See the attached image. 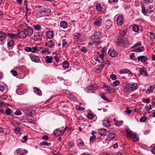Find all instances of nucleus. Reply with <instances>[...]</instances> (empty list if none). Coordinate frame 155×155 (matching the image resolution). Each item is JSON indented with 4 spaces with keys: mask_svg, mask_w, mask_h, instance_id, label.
<instances>
[{
    "mask_svg": "<svg viewBox=\"0 0 155 155\" xmlns=\"http://www.w3.org/2000/svg\"><path fill=\"white\" fill-rule=\"evenodd\" d=\"M19 27L22 30L18 33L21 38H25L27 36H31L34 33L33 29L25 23L20 25Z\"/></svg>",
    "mask_w": 155,
    "mask_h": 155,
    "instance_id": "nucleus-1",
    "label": "nucleus"
},
{
    "mask_svg": "<svg viewBox=\"0 0 155 155\" xmlns=\"http://www.w3.org/2000/svg\"><path fill=\"white\" fill-rule=\"evenodd\" d=\"M138 87L137 83H134L130 84H126L124 87V91L127 94H130L131 91L135 90Z\"/></svg>",
    "mask_w": 155,
    "mask_h": 155,
    "instance_id": "nucleus-2",
    "label": "nucleus"
},
{
    "mask_svg": "<svg viewBox=\"0 0 155 155\" xmlns=\"http://www.w3.org/2000/svg\"><path fill=\"white\" fill-rule=\"evenodd\" d=\"M127 137L129 139H132L134 142L137 141L139 140L138 136L135 133H134L130 130H127Z\"/></svg>",
    "mask_w": 155,
    "mask_h": 155,
    "instance_id": "nucleus-3",
    "label": "nucleus"
},
{
    "mask_svg": "<svg viewBox=\"0 0 155 155\" xmlns=\"http://www.w3.org/2000/svg\"><path fill=\"white\" fill-rule=\"evenodd\" d=\"M115 42L118 46H121L124 45L127 42V39L126 38H124L121 39H118L115 40Z\"/></svg>",
    "mask_w": 155,
    "mask_h": 155,
    "instance_id": "nucleus-4",
    "label": "nucleus"
},
{
    "mask_svg": "<svg viewBox=\"0 0 155 155\" xmlns=\"http://www.w3.org/2000/svg\"><path fill=\"white\" fill-rule=\"evenodd\" d=\"M39 53H41L44 55H47L50 53V51L49 50L47 47H41L38 50Z\"/></svg>",
    "mask_w": 155,
    "mask_h": 155,
    "instance_id": "nucleus-5",
    "label": "nucleus"
},
{
    "mask_svg": "<svg viewBox=\"0 0 155 155\" xmlns=\"http://www.w3.org/2000/svg\"><path fill=\"white\" fill-rule=\"evenodd\" d=\"M6 36V33L2 31L0 32V45H3L5 42V37Z\"/></svg>",
    "mask_w": 155,
    "mask_h": 155,
    "instance_id": "nucleus-6",
    "label": "nucleus"
},
{
    "mask_svg": "<svg viewBox=\"0 0 155 155\" xmlns=\"http://www.w3.org/2000/svg\"><path fill=\"white\" fill-rule=\"evenodd\" d=\"M26 150H22L21 149H18L15 151V153L19 155H25L28 153Z\"/></svg>",
    "mask_w": 155,
    "mask_h": 155,
    "instance_id": "nucleus-7",
    "label": "nucleus"
},
{
    "mask_svg": "<svg viewBox=\"0 0 155 155\" xmlns=\"http://www.w3.org/2000/svg\"><path fill=\"white\" fill-rule=\"evenodd\" d=\"M30 58L31 60L34 62L38 63L40 61L39 57L34 54L30 55Z\"/></svg>",
    "mask_w": 155,
    "mask_h": 155,
    "instance_id": "nucleus-8",
    "label": "nucleus"
},
{
    "mask_svg": "<svg viewBox=\"0 0 155 155\" xmlns=\"http://www.w3.org/2000/svg\"><path fill=\"white\" fill-rule=\"evenodd\" d=\"M42 35L40 32L35 33L34 36V39L35 41H38L41 40Z\"/></svg>",
    "mask_w": 155,
    "mask_h": 155,
    "instance_id": "nucleus-9",
    "label": "nucleus"
},
{
    "mask_svg": "<svg viewBox=\"0 0 155 155\" xmlns=\"http://www.w3.org/2000/svg\"><path fill=\"white\" fill-rule=\"evenodd\" d=\"M73 37L74 39L77 41H81L82 40L81 35L78 33H75L73 35Z\"/></svg>",
    "mask_w": 155,
    "mask_h": 155,
    "instance_id": "nucleus-10",
    "label": "nucleus"
},
{
    "mask_svg": "<svg viewBox=\"0 0 155 155\" xmlns=\"http://www.w3.org/2000/svg\"><path fill=\"white\" fill-rule=\"evenodd\" d=\"M108 54L110 56L113 57L116 56L117 55V52L113 49H110L108 51Z\"/></svg>",
    "mask_w": 155,
    "mask_h": 155,
    "instance_id": "nucleus-11",
    "label": "nucleus"
},
{
    "mask_svg": "<svg viewBox=\"0 0 155 155\" xmlns=\"http://www.w3.org/2000/svg\"><path fill=\"white\" fill-rule=\"evenodd\" d=\"M5 107V108H6L5 112L6 114L7 115H10L12 113L11 109L7 107V106L5 105V104L2 103H0V107L3 106Z\"/></svg>",
    "mask_w": 155,
    "mask_h": 155,
    "instance_id": "nucleus-12",
    "label": "nucleus"
},
{
    "mask_svg": "<svg viewBox=\"0 0 155 155\" xmlns=\"http://www.w3.org/2000/svg\"><path fill=\"white\" fill-rule=\"evenodd\" d=\"M6 36H8L10 38L12 39H16L18 38H20V35L19 34H13L6 32Z\"/></svg>",
    "mask_w": 155,
    "mask_h": 155,
    "instance_id": "nucleus-13",
    "label": "nucleus"
},
{
    "mask_svg": "<svg viewBox=\"0 0 155 155\" xmlns=\"http://www.w3.org/2000/svg\"><path fill=\"white\" fill-rule=\"evenodd\" d=\"M89 39L91 41V42L89 43V44H93L94 43H97L98 42V40L97 38H96V37H95L93 35L91 36L89 38Z\"/></svg>",
    "mask_w": 155,
    "mask_h": 155,
    "instance_id": "nucleus-14",
    "label": "nucleus"
},
{
    "mask_svg": "<svg viewBox=\"0 0 155 155\" xmlns=\"http://www.w3.org/2000/svg\"><path fill=\"white\" fill-rule=\"evenodd\" d=\"M147 59V57L144 56H138L137 59L138 61H141L144 64H146V60Z\"/></svg>",
    "mask_w": 155,
    "mask_h": 155,
    "instance_id": "nucleus-15",
    "label": "nucleus"
},
{
    "mask_svg": "<svg viewBox=\"0 0 155 155\" xmlns=\"http://www.w3.org/2000/svg\"><path fill=\"white\" fill-rule=\"evenodd\" d=\"M98 87L97 84H92L90 86H87V88L89 90H96Z\"/></svg>",
    "mask_w": 155,
    "mask_h": 155,
    "instance_id": "nucleus-16",
    "label": "nucleus"
},
{
    "mask_svg": "<svg viewBox=\"0 0 155 155\" xmlns=\"http://www.w3.org/2000/svg\"><path fill=\"white\" fill-rule=\"evenodd\" d=\"M98 133L101 136H105L107 134V131L105 129L101 128L98 130Z\"/></svg>",
    "mask_w": 155,
    "mask_h": 155,
    "instance_id": "nucleus-17",
    "label": "nucleus"
},
{
    "mask_svg": "<svg viewBox=\"0 0 155 155\" xmlns=\"http://www.w3.org/2000/svg\"><path fill=\"white\" fill-rule=\"evenodd\" d=\"M102 23V20L100 18H98L94 23V24L98 27L101 25Z\"/></svg>",
    "mask_w": 155,
    "mask_h": 155,
    "instance_id": "nucleus-18",
    "label": "nucleus"
},
{
    "mask_svg": "<svg viewBox=\"0 0 155 155\" xmlns=\"http://www.w3.org/2000/svg\"><path fill=\"white\" fill-rule=\"evenodd\" d=\"M123 21V18L122 15H119L117 19V23L118 25H120Z\"/></svg>",
    "mask_w": 155,
    "mask_h": 155,
    "instance_id": "nucleus-19",
    "label": "nucleus"
},
{
    "mask_svg": "<svg viewBox=\"0 0 155 155\" xmlns=\"http://www.w3.org/2000/svg\"><path fill=\"white\" fill-rule=\"evenodd\" d=\"M115 137L116 135L114 134L110 133L107 135L106 139L110 141L114 138Z\"/></svg>",
    "mask_w": 155,
    "mask_h": 155,
    "instance_id": "nucleus-20",
    "label": "nucleus"
},
{
    "mask_svg": "<svg viewBox=\"0 0 155 155\" xmlns=\"http://www.w3.org/2000/svg\"><path fill=\"white\" fill-rule=\"evenodd\" d=\"M53 58L51 56H46L45 58V62L46 64H50L52 62Z\"/></svg>",
    "mask_w": 155,
    "mask_h": 155,
    "instance_id": "nucleus-21",
    "label": "nucleus"
},
{
    "mask_svg": "<svg viewBox=\"0 0 155 155\" xmlns=\"http://www.w3.org/2000/svg\"><path fill=\"white\" fill-rule=\"evenodd\" d=\"M45 45L46 46L50 48H52L54 46L52 40H50L46 42Z\"/></svg>",
    "mask_w": 155,
    "mask_h": 155,
    "instance_id": "nucleus-22",
    "label": "nucleus"
},
{
    "mask_svg": "<svg viewBox=\"0 0 155 155\" xmlns=\"http://www.w3.org/2000/svg\"><path fill=\"white\" fill-rule=\"evenodd\" d=\"M44 9L42 10L38 11L37 13V17H40L45 16V15L44 13Z\"/></svg>",
    "mask_w": 155,
    "mask_h": 155,
    "instance_id": "nucleus-23",
    "label": "nucleus"
},
{
    "mask_svg": "<svg viewBox=\"0 0 155 155\" xmlns=\"http://www.w3.org/2000/svg\"><path fill=\"white\" fill-rule=\"evenodd\" d=\"M93 35L98 40L102 37L101 33L99 31L95 32Z\"/></svg>",
    "mask_w": 155,
    "mask_h": 155,
    "instance_id": "nucleus-24",
    "label": "nucleus"
},
{
    "mask_svg": "<svg viewBox=\"0 0 155 155\" xmlns=\"http://www.w3.org/2000/svg\"><path fill=\"white\" fill-rule=\"evenodd\" d=\"M120 72L122 74L124 73H127L130 75L133 74L132 73L127 69H124L120 70Z\"/></svg>",
    "mask_w": 155,
    "mask_h": 155,
    "instance_id": "nucleus-25",
    "label": "nucleus"
},
{
    "mask_svg": "<svg viewBox=\"0 0 155 155\" xmlns=\"http://www.w3.org/2000/svg\"><path fill=\"white\" fill-rule=\"evenodd\" d=\"M46 39L48 38H52L53 36V34L51 31H47L46 33Z\"/></svg>",
    "mask_w": 155,
    "mask_h": 155,
    "instance_id": "nucleus-26",
    "label": "nucleus"
},
{
    "mask_svg": "<svg viewBox=\"0 0 155 155\" xmlns=\"http://www.w3.org/2000/svg\"><path fill=\"white\" fill-rule=\"evenodd\" d=\"M60 26L61 27L63 28H66L68 26L67 23L65 21H63L61 22Z\"/></svg>",
    "mask_w": 155,
    "mask_h": 155,
    "instance_id": "nucleus-27",
    "label": "nucleus"
},
{
    "mask_svg": "<svg viewBox=\"0 0 155 155\" xmlns=\"http://www.w3.org/2000/svg\"><path fill=\"white\" fill-rule=\"evenodd\" d=\"M34 91L35 94L41 96V91L36 87H34Z\"/></svg>",
    "mask_w": 155,
    "mask_h": 155,
    "instance_id": "nucleus-28",
    "label": "nucleus"
},
{
    "mask_svg": "<svg viewBox=\"0 0 155 155\" xmlns=\"http://www.w3.org/2000/svg\"><path fill=\"white\" fill-rule=\"evenodd\" d=\"M155 87V84H153L150 86L149 88H148L146 92V94H149L152 92Z\"/></svg>",
    "mask_w": 155,
    "mask_h": 155,
    "instance_id": "nucleus-29",
    "label": "nucleus"
},
{
    "mask_svg": "<svg viewBox=\"0 0 155 155\" xmlns=\"http://www.w3.org/2000/svg\"><path fill=\"white\" fill-rule=\"evenodd\" d=\"M139 72L140 75L144 74V75L146 76L148 75L146 71L144 70L143 68L140 69L139 70Z\"/></svg>",
    "mask_w": 155,
    "mask_h": 155,
    "instance_id": "nucleus-30",
    "label": "nucleus"
},
{
    "mask_svg": "<svg viewBox=\"0 0 155 155\" xmlns=\"http://www.w3.org/2000/svg\"><path fill=\"white\" fill-rule=\"evenodd\" d=\"M44 13L45 14V16L49 15H50L51 12V10L49 8H44Z\"/></svg>",
    "mask_w": 155,
    "mask_h": 155,
    "instance_id": "nucleus-31",
    "label": "nucleus"
},
{
    "mask_svg": "<svg viewBox=\"0 0 155 155\" xmlns=\"http://www.w3.org/2000/svg\"><path fill=\"white\" fill-rule=\"evenodd\" d=\"M114 121L115 125L117 126L121 125L123 124V122L122 121H118L115 119H114Z\"/></svg>",
    "mask_w": 155,
    "mask_h": 155,
    "instance_id": "nucleus-32",
    "label": "nucleus"
},
{
    "mask_svg": "<svg viewBox=\"0 0 155 155\" xmlns=\"http://www.w3.org/2000/svg\"><path fill=\"white\" fill-rule=\"evenodd\" d=\"M103 124L106 127H109L110 125L109 121L107 120H103Z\"/></svg>",
    "mask_w": 155,
    "mask_h": 155,
    "instance_id": "nucleus-33",
    "label": "nucleus"
},
{
    "mask_svg": "<svg viewBox=\"0 0 155 155\" xmlns=\"http://www.w3.org/2000/svg\"><path fill=\"white\" fill-rule=\"evenodd\" d=\"M69 66V64L68 62L67 61H64L62 63V66L64 68H67Z\"/></svg>",
    "mask_w": 155,
    "mask_h": 155,
    "instance_id": "nucleus-34",
    "label": "nucleus"
},
{
    "mask_svg": "<svg viewBox=\"0 0 155 155\" xmlns=\"http://www.w3.org/2000/svg\"><path fill=\"white\" fill-rule=\"evenodd\" d=\"M40 144L41 146H50L51 145V143H48L46 141H44L43 142L41 143Z\"/></svg>",
    "mask_w": 155,
    "mask_h": 155,
    "instance_id": "nucleus-35",
    "label": "nucleus"
},
{
    "mask_svg": "<svg viewBox=\"0 0 155 155\" xmlns=\"http://www.w3.org/2000/svg\"><path fill=\"white\" fill-rule=\"evenodd\" d=\"M120 33L122 36H124L127 33V30L125 29L121 30L120 31Z\"/></svg>",
    "mask_w": 155,
    "mask_h": 155,
    "instance_id": "nucleus-36",
    "label": "nucleus"
},
{
    "mask_svg": "<svg viewBox=\"0 0 155 155\" xmlns=\"http://www.w3.org/2000/svg\"><path fill=\"white\" fill-rule=\"evenodd\" d=\"M33 27L36 30L39 31L41 29V26L39 25H36L33 26Z\"/></svg>",
    "mask_w": 155,
    "mask_h": 155,
    "instance_id": "nucleus-37",
    "label": "nucleus"
},
{
    "mask_svg": "<svg viewBox=\"0 0 155 155\" xmlns=\"http://www.w3.org/2000/svg\"><path fill=\"white\" fill-rule=\"evenodd\" d=\"M96 7L97 10L99 12L101 11L102 10V8L101 6V5L99 3L96 4Z\"/></svg>",
    "mask_w": 155,
    "mask_h": 155,
    "instance_id": "nucleus-38",
    "label": "nucleus"
},
{
    "mask_svg": "<svg viewBox=\"0 0 155 155\" xmlns=\"http://www.w3.org/2000/svg\"><path fill=\"white\" fill-rule=\"evenodd\" d=\"M107 64L106 62H104V61L103 62H102L101 64H100L99 66V69L100 70H102L103 68L104 67V66L105 65Z\"/></svg>",
    "mask_w": 155,
    "mask_h": 155,
    "instance_id": "nucleus-39",
    "label": "nucleus"
},
{
    "mask_svg": "<svg viewBox=\"0 0 155 155\" xmlns=\"http://www.w3.org/2000/svg\"><path fill=\"white\" fill-rule=\"evenodd\" d=\"M68 128V127H65V128L64 129L63 131H62V130H61V129H59V131H60V134H59V135H61V136L64 133V132H65V130L67 129Z\"/></svg>",
    "mask_w": 155,
    "mask_h": 155,
    "instance_id": "nucleus-40",
    "label": "nucleus"
},
{
    "mask_svg": "<svg viewBox=\"0 0 155 155\" xmlns=\"http://www.w3.org/2000/svg\"><path fill=\"white\" fill-rule=\"evenodd\" d=\"M13 44L14 41L12 40H10L8 43V45L9 47L12 48Z\"/></svg>",
    "mask_w": 155,
    "mask_h": 155,
    "instance_id": "nucleus-41",
    "label": "nucleus"
},
{
    "mask_svg": "<svg viewBox=\"0 0 155 155\" xmlns=\"http://www.w3.org/2000/svg\"><path fill=\"white\" fill-rule=\"evenodd\" d=\"M133 30L135 32H137L139 30L138 26L137 25H135L133 26L132 28Z\"/></svg>",
    "mask_w": 155,
    "mask_h": 155,
    "instance_id": "nucleus-42",
    "label": "nucleus"
},
{
    "mask_svg": "<svg viewBox=\"0 0 155 155\" xmlns=\"http://www.w3.org/2000/svg\"><path fill=\"white\" fill-rule=\"evenodd\" d=\"M143 49V47H140L137 48H136L134 49V52H140L142 51Z\"/></svg>",
    "mask_w": 155,
    "mask_h": 155,
    "instance_id": "nucleus-43",
    "label": "nucleus"
},
{
    "mask_svg": "<svg viewBox=\"0 0 155 155\" xmlns=\"http://www.w3.org/2000/svg\"><path fill=\"white\" fill-rule=\"evenodd\" d=\"M31 52L32 53H35L38 49V48L37 46H35L32 48L31 47Z\"/></svg>",
    "mask_w": 155,
    "mask_h": 155,
    "instance_id": "nucleus-44",
    "label": "nucleus"
},
{
    "mask_svg": "<svg viewBox=\"0 0 155 155\" xmlns=\"http://www.w3.org/2000/svg\"><path fill=\"white\" fill-rule=\"evenodd\" d=\"M68 97L71 100H75L76 98L75 97L71 94H69L68 95Z\"/></svg>",
    "mask_w": 155,
    "mask_h": 155,
    "instance_id": "nucleus-45",
    "label": "nucleus"
},
{
    "mask_svg": "<svg viewBox=\"0 0 155 155\" xmlns=\"http://www.w3.org/2000/svg\"><path fill=\"white\" fill-rule=\"evenodd\" d=\"M142 8V13H143L144 15H146L147 14V11L145 9L144 7L143 6Z\"/></svg>",
    "mask_w": 155,
    "mask_h": 155,
    "instance_id": "nucleus-46",
    "label": "nucleus"
},
{
    "mask_svg": "<svg viewBox=\"0 0 155 155\" xmlns=\"http://www.w3.org/2000/svg\"><path fill=\"white\" fill-rule=\"evenodd\" d=\"M141 43L140 42H138L136 44L134 45L131 48H132V49L134 48H135L137 46H141Z\"/></svg>",
    "mask_w": 155,
    "mask_h": 155,
    "instance_id": "nucleus-47",
    "label": "nucleus"
},
{
    "mask_svg": "<svg viewBox=\"0 0 155 155\" xmlns=\"http://www.w3.org/2000/svg\"><path fill=\"white\" fill-rule=\"evenodd\" d=\"M10 72L12 74L15 76H16L18 75L16 71L14 70H12Z\"/></svg>",
    "mask_w": 155,
    "mask_h": 155,
    "instance_id": "nucleus-48",
    "label": "nucleus"
},
{
    "mask_svg": "<svg viewBox=\"0 0 155 155\" xmlns=\"http://www.w3.org/2000/svg\"><path fill=\"white\" fill-rule=\"evenodd\" d=\"M31 48L30 47H26L24 48V50L27 52H31Z\"/></svg>",
    "mask_w": 155,
    "mask_h": 155,
    "instance_id": "nucleus-49",
    "label": "nucleus"
},
{
    "mask_svg": "<svg viewBox=\"0 0 155 155\" xmlns=\"http://www.w3.org/2000/svg\"><path fill=\"white\" fill-rule=\"evenodd\" d=\"M142 101L144 103H149L150 102V100L149 98L142 99Z\"/></svg>",
    "mask_w": 155,
    "mask_h": 155,
    "instance_id": "nucleus-50",
    "label": "nucleus"
},
{
    "mask_svg": "<svg viewBox=\"0 0 155 155\" xmlns=\"http://www.w3.org/2000/svg\"><path fill=\"white\" fill-rule=\"evenodd\" d=\"M87 117L90 119H92L94 117V116L90 113H88L87 114Z\"/></svg>",
    "mask_w": 155,
    "mask_h": 155,
    "instance_id": "nucleus-51",
    "label": "nucleus"
},
{
    "mask_svg": "<svg viewBox=\"0 0 155 155\" xmlns=\"http://www.w3.org/2000/svg\"><path fill=\"white\" fill-rule=\"evenodd\" d=\"M147 120V117H141L140 119V121L141 122H144L145 121Z\"/></svg>",
    "mask_w": 155,
    "mask_h": 155,
    "instance_id": "nucleus-52",
    "label": "nucleus"
},
{
    "mask_svg": "<svg viewBox=\"0 0 155 155\" xmlns=\"http://www.w3.org/2000/svg\"><path fill=\"white\" fill-rule=\"evenodd\" d=\"M120 84V82L118 80L116 81H114L113 83V85L115 86L118 85Z\"/></svg>",
    "mask_w": 155,
    "mask_h": 155,
    "instance_id": "nucleus-53",
    "label": "nucleus"
},
{
    "mask_svg": "<svg viewBox=\"0 0 155 155\" xmlns=\"http://www.w3.org/2000/svg\"><path fill=\"white\" fill-rule=\"evenodd\" d=\"M96 138L95 136H93L90 137V141L91 142L93 141Z\"/></svg>",
    "mask_w": 155,
    "mask_h": 155,
    "instance_id": "nucleus-54",
    "label": "nucleus"
},
{
    "mask_svg": "<svg viewBox=\"0 0 155 155\" xmlns=\"http://www.w3.org/2000/svg\"><path fill=\"white\" fill-rule=\"evenodd\" d=\"M28 138V137L27 136H24L23 138V139L24 140H22L21 141L22 142L25 143L26 142Z\"/></svg>",
    "mask_w": 155,
    "mask_h": 155,
    "instance_id": "nucleus-55",
    "label": "nucleus"
},
{
    "mask_svg": "<svg viewBox=\"0 0 155 155\" xmlns=\"http://www.w3.org/2000/svg\"><path fill=\"white\" fill-rule=\"evenodd\" d=\"M14 131L15 134H18L20 132V129L18 128H17L14 130Z\"/></svg>",
    "mask_w": 155,
    "mask_h": 155,
    "instance_id": "nucleus-56",
    "label": "nucleus"
},
{
    "mask_svg": "<svg viewBox=\"0 0 155 155\" xmlns=\"http://www.w3.org/2000/svg\"><path fill=\"white\" fill-rule=\"evenodd\" d=\"M2 97L3 99H6L7 98H8V95H7L6 93H4L2 95Z\"/></svg>",
    "mask_w": 155,
    "mask_h": 155,
    "instance_id": "nucleus-57",
    "label": "nucleus"
},
{
    "mask_svg": "<svg viewBox=\"0 0 155 155\" xmlns=\"http://www.w3.org/2000/svg\"><path fill=\"white\" fill-rule=\"evenodd\" d=\"M110 78L113 80L116 79V76L114 74H112L110 75Z\"/></svg>",
    "mask_w": 155,
    "mask_h": 155,
    "instance_id": "nucleus-58",
    "label": "nucleus"
},
{
    "mask_svg": "<svg viewBox=\"0 0 155 155\" xmlns=\"http://www.w3.org/2000/svg\"><path fill=\"white\" fill-rule=\"evenodd\" d=\"M146 108L147 110L148 111L152 109V106L150 105H149V106H147Z\"/></svg>",
    "mask_w": 155,
    "mask_h": 155,
    "instance_id": "nucleus-59",
    "label": "nucleus"
},
{
    "mask_svg": "<svg viewBox=\"0 0 155 155\" xmlns=\"http://www.w3.org/2000/svg\"><path fill=\"white\" fill-rule=\"evenodd\" d=\"M66 44H67V43H66V41L64 39L62 41V46L63 47H64L65 45H66Z\"/></svg>",
    "mask_w": 155,
    "mask_h": 155,
    "instance_id": "nucleus-60",
    "label": "nucleus"
},
{
    "mask_svg": "<svg viewBox=\"0 0 155 155\" xmlns=\"http://www.w3.org/2000/svg\"><path fill=\"white\" fill-rule=\"evenodd\" d=\"M42 139L44 140H47L48 139V137L47 135H44L42 137Z\"/></svg>",
    "mask_w": 155,
    "mask_h": 155,
    "instance_id": "nucleus-61",
    "label": "nucleus"
},
{
    "mask_svg": "<svg viewBox=\"0 0 155 155\" xmlns=\"http://www.w3.org/2000/svg\"><path fill=\"white\" fill-rule=\"evenodd\" d=\"M21 114V112L18 110H16L15 113V114L16 115H20Z\"/></svg>",
    "mask_w": 155,
    "mask_h": 155,
    "instance_id": "nucleus-62",
    "label": "nucleus"
},
{
    "mask_svg": "<svg viewBox=\"0 0 155 155\" xmlns=\"http://www.w3.org/2000/svg\"><path fill=\"white\" fill-rule=\"evenodd\" d=\"M107 47L105 46L103 48H102V50H101L102 52V53L105 52L106 51Z\"/></svg>",
    "mask_w": 155,
    "mask_h": 155,
    "instance_id": "nucleus-63",
    "label": "nucleus"
},
{
    "mask_svg": "<svg viewBox=\"0 0 155 155\" xmlns=\"http://www.w3.org/2000/svg\"><path fill=\"white\" fill-rule=\"evenodd\" d=\"M5 89V87L4 86L0 85V91H2L3 92L4 90Z\"/></svg>",
    "mask_w": 155,
    "mask_h": 155,
    "instance_id": "nucleus-64",
    "label": "nucleus"
}]
</instances>
